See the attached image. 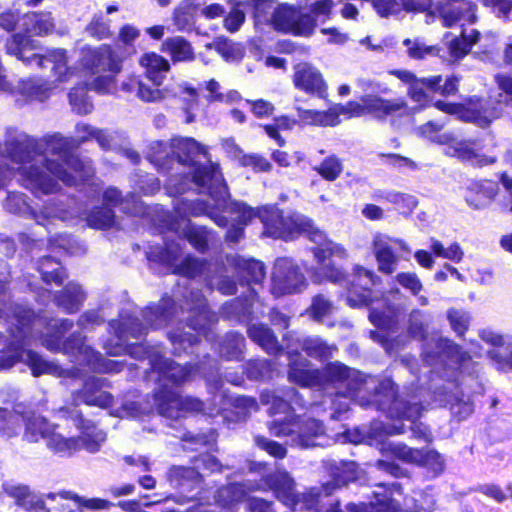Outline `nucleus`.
<instances>
[{
  "label": "nucleus",
  "instance_id": "f257e3e1",
  "mask_svg": "<svg viewBox=\"0 0 512 512\" xmlns=\"http://www.w3.org/2000/svg\"><path fill=\"white\" fill-rule=\"evenodd\" d=\"M46 158L44 171L32 161L17 167L23 185L33 193L48 194L58 189L57 179L67 185H76L93 175L89 160H82L69 152V142L60 135L44 139Z\"/></svg>",
  "mask_w": 512,
  "mask_h": 512
},
{
  "label": "nucleus",
  "instance_id": "f03ea898",
  "mask_svg": "<svg viewBox=\"0 0 512 512\" xmlns=\"http://www.w3.org/2000/svg\"><path fill=\"white\" fill-rule=\"evenodd\" d=\"M259 219L264 226L263 235L288 240L293 238L296 233L307 234L308 238L316 244L314 255L319 266L315 273V281L321 282L328 279L331 282H338L342 279L341 272L327 260L332 256L345 258L347 256L346 249L327 239L326 235L314 227L310 220L299 215L284 217L282 212L275 207H264L263 211L259 213Z\"/></svg>",
  "mask_w": 512,
  "mask_h": 512
},
{
  "label": "nucleus",
  "instance_id": "7ed1b4c3",
  "mask_svg": "<svg viewBox=\"0 0 512 512\" xmlns=\"http://www.w3.org/2000/svg\"><path fill=\"white\" fill-rule=\"evenodd\" d=\"M4 313L7 316V321L15 326V329L11 328L10 330L13 341L7 353L0 356V370L9 369L18 361H22L30 367L34 376H40L42 374L63 376L65 371L57 364L45 361L32 350H25L23 348L22 341L29 336H34L30 331V324L32 325V329L35 330L41 325V320L34 318L32 311L22 306H17L13 310L12 315L6 312Z\"/></svg>",
  "mask_w": 512,
  "mask_h": 512
},
{
  "label": "nucleus",
  "instance_id": "20e7f679",
  "mask_svg": "<svg viewBox=\"0 0 512 512\" xmlns=\"http://www.w3.org/2000/svg\"><path fill=\"white\" fill-rule=\"evenodd\" d=\"M261 401L270 405L269 414L279 415L270 425L269 430L274 436H289L292 445L309 448L322 445L324 427L315 419H298L291 411V405L274 393H263Z\"/></svg>",
  "mask_w": 512,
  "mask_h": 512
},
{
  "label": "nucleus",
  "instance_id": "39448f33",
  "mask_svg": "<svg viewBox=\"0 0 512 512\" xmlns=\"http://www.w3.org/2000/svg\"><path fill=\"white\" fill-rule=\"evenodd\" d=\"M498 87L507 95L499 101V107H490L487 101L472 99L466 106L437 101L435 106L448 114H458L466 121L476 123L478 126H487L493 119L498 118L502 113L512 111V77L505 74H498L495 77Z\"/></svg>",
  "mask_w": 512,
  "mask_h": 512
},
{
  "label": "nucleus",
  "instance_id": "423d86ee",
  "mask_svg": "<svg viewBox=\"0 0 512 512\" xmlns=\"http://www.w3.org/2000/svg\"><path fill=\"white\" fill-rule=\"evenodd\" d=\"M6 49L8 54L16 56L30 66L35 65L41 68L44 67L45 62H49L52 65L51 70L55 81L58 83H66L76 74V71L68 66V56L65 49H53L45 56L31 53L36 49L35 41L21 34L13 35L7 42Z\"/></svg>",
  "mask_w": 512,
  "mask_h": 512
},
{
  "label": "nucleus",
  "instance_id": "0eeeda50",
  "mask_svg": "<svg viewBox=\"0 0 512 512\" xmlns=\"http://www.w3.org/2000/svg\"><path fill=\"white\" fill-rule=\"evenodd\" d=\"M443 128V123L429 121L418 128V133L444 145V153L450 157H456L464 162L477 167H483L493 164L496 161L495 156L483 154L476 142L467 140H457L448 134L438 135Z\"/></svg>",
  "mask_w": 512,
  "mask_h": 512
},
{
  "label": "nucleus",
  "instance_id": "6e6552de",
  "mask_svg": "<svg viewBox=\"0 0 512 512\" xmlns=\"http://www.w3.org/2000/svg\"><path fill=\"white\" fill-rule=\"evenodd\" d=\"M269 485L276 497L286 506L302 509H313L322 503L336 488L334 483H327L322 488H312L307 495H298L294 492V481L284 471H277L269 477Z\"/></svg>",
  "mask_w": 512,
  "mask_h": 512
},
{
  "label": "nucleus",
  "instance_id": "1a4fd4ad",
  "mask_svg": "<svg viewBox=\"0 0 512 512\" xmlns=\"http://www.w3.org/2000/svg\"><path fill=\"white\" fill-rule=\"evenodd\" d=\"M24 438L29 442H37L40 438L46 439L47 446L55 453L63 456L71 455L79 448L78 441L66 438L56 433L52 425L45 418L33 415L25 420Z\"/></svg>",
  "mask_w": 512,
  "mask_h": 512
},
{
  "label": "nucleus",
  "instance_id": "9d476101",
  "mask_svg": "<svg viewBox=\"0 0 512 512\" xmlns=\"http://www.w3.org/2000/svg\"><path fill=\"white\" fill-rule=\"evenodd\" d=\"M380 450L387 458H396L407 464L425 467L434 475H439L445 468L443 457L434 450L413 449L394 442L383 443Z\"/></svg>",
  "mask_w": 512,
  "mask_h": 512
},
{
  "label": "nucleus",
  "instance_id": "9b49d317",
  "mask_svg": "<svg viewBox=\"0 0 512 512\" xmlns=\"http://www.w3.org/2000/svg\"><path fill=\"white\" fill-rule=\"evenodd\" d=\"M42 343L49 350L56 351L63 349L67 353L78 352L79 354H83L92 368L99 372H119L122 370V364L113 360L104 359L88 346H85L82 339H76L62 344L59 335L55 336V339H52V336L45 335L42 337Z\"/></svg>",
  "mask_w": 512,
  "mask_h": 512
},
{
  "label": "nucleus",
  "instance_id": "f8f14e48",
  "mask_svg": "<svg viewBox=\"0 0 512 512\" xmlns=\"http://www.w3.org/2000/svg\"><path fill=\"white\" fill-rule=\"evenodd\" d=\"M191 182L200 192H207L211 196L215 208L222 209L226 207L228 190L216 164L209 163L208 166L195 168Z\"/></svg>",
  "mask_w": 512,
  "mask_h": 512
},
{
  "label": "nucleus",
  "instance_id": "ddd939ff",
  "mask_svg": "<svg viewBox=\"0 0 512 512\" xmlns=\"http://www.w3.org/2000/svg\"><path fill=\"white\" fill-rule=\"evenodd\" d=\"M306 281L298 267L286 258L275 262L272 273L271 293L276 296L297 293L304 289Z\"/></svg>",
  "mask_w": 512,
  "mask_h": 512
},
{
  "label": "nucleus",
  "instance_id": "4468645a",
  "mask_svg": "<svg viewBox=\"0 0 512 512\" xmlns=\"http://www.w3.org/2000/svg\"><path fill=\"white\" fill-rule=\"evenodd\" d=\"M372 250L378 270L385 274H392L396 270L399 261V256L396 253L398 250L410 252V248L404 240L381 233L374 236Z\"/></svg>",
  "mask_w": 512,
  "mask_h": 512
},
{
  "label": "nucleus",
  "instance_id": "2eb2a0df",
  "mask_svg": "<svg viewBox=\"0 0 512 512\" xmlns=\"http://www.w3.org/2000/svg\"><path fill=\"white\" fill-rule=\"evenodd\" d=\"M429 345L430 344L427 343L424 348L425 361L432 362L435 356L439 355L450 359L452 363L457 365L461 374H467L468 377L472 378L474 374L478 373V362L474 361L470 355L463 352L458 345L454 344L450 340L439 338L435 343L437 348L435 353L428 350Z\"/></svg>",
  "mask_w": 512,
  "mask_h": 512
},
{
  "label": "nucleus",
  "instance_id": "dca6fc26",
  "mask_svg": "<svg viewBox=\"0 0 512 512\" xmlns=\"http://www.w3.org/2000/svg\"><path fill=\"white\" fill-rule=\"evenodd\" d=\"M80 65L89 74L100 71H109L116 74L121 70V59L115 55L108 45L95 48L84 47L81 50Z\"/></svg>",
  "mask_w": 512,
  "mask_h": 512
},
{
  "label": "nucleus",
  "instance_id": "f3484780",
  "mask_svg": "<svg viewBox=\"0 0 512 512\" xmlns=\"http://www.w3.org/2000/svg\"><path fill=\"white\" fill-rule=\"evenodd\" d=\"M135 85H137V96L146 102H158L167 97L184 98L185 95L192 99L197 97L196 90L192 87H188L186 84H170L164 89H159L152 88L141 81H137L135 78L131 79L130 83H123L122 89L132 91Z\"/></svg>",
  "mask_w": 512,
  "mask_h": 512
},
{
  "label": "nucleus",
  "instance_id": "a211bd4d",
  "mask_svg": "<svg viewBox=\"0 0 512 512\" xmlns=\"http://www.w3.org/2000/svg\"><path fill=\"white\" fill-rule=\"evenodd\" d=\"M294 86L312 96L324 98L327 94V84L322 73L309 63H299L294 66Z\"/></svg>",
  "mask_w": 512,
  "mask_h": 512
},
{
  "label": "nucleus",
  "instance_id": "6ab92c4d",
  "mask_svg": "<svg viewBox=\"0 0 512 512\" xmlns=\"http://www.w3.org/2000/svg\"><path fill=\"white\" fill-rule=\"evenodd\" d=\"M154 402L156 410L169 418H178L181 411H198L202 407L199 400L182 398L174 392L156 394Z\"/></svg>",
  "mask_w": 512,
  "mask_h": 512
},
{
  "label": "nucleus",
  "instance_id": "aec40b11",
  "mask_svg": "<svg viewBox=\"0 0 512 512\" xmlns=\"http://www.w3.org/2000/svg\"><path fill=\"white\" fill-rule=\"evenodd\" d=\"M68 417L81 429V436L74 438L79 444V448L76 451L84 448L90 453L98 452L101 445L106 440V434L101 429H98L91 421L82 419L81 415L76 410L69 412Z\"/></svg>",
  "mask_w": 512,
  "mask_h": 512
},
{
  "label": "nucleus",
  "instance_id": "412c9836",
  "mask_svg": "<svg viewBox=\"0 0 512 512\" xmlns=\"http://www.w3.org/2000/svg\"><path fill=\"white\" fill-rule=\"evenodd\" d=\"M354 279L351 281L352 288L347 296V303L351 307H358L369 304V287L375 282L376 275L363 267L354 268Z\"/></svg>",
  "mask_w": 512,
  "mask_h": 512
},
{
  "label": "nucleus",
  "instance_id": "4be33fe9",
  "mask_svg": "<svg viewBox=\"0 0 512 512\" xmlns=\"http://www.w3.org/2000/svg\"><path fill=\"white\" fill-rule=\"evenodd\" d=\"M361 101L366 104L368 114L381 120L394 114L401 115L408 109L407 103L402 98L384 99L375 95H366Z\"/></svg>",
  "mask_w": 512,
  "mask_h": 512
},
{
  "label": "nucleus",
  "instance_id": "5701e85b",
  "mask_svg": "<svg viewBox=\"0 0 512 512\" xmlns=\"http://www.w3.org/2000/svg\"><path fill=\"white\" fill-rule=\"evenodd\" d=\"M325 377L329 381L345 382L350 392L361 391L362 386L373 382L371 377H364L359 371L349 369L339 362L325 368Z\"/></svg>",
  "mask_w": 512,
  "mask_h": 512
},
{
  "label": "nucleus",
  "instance_id": "b1692460",
  "mask_svg": "<svg viewBox=\"0 0 512 512\" xmlns=\"http://www.w3.org/2000/svg\"><path fill=\"white\" fill-rule=\"evenodd\" d=\"M5 492L12 498L18 506L26 512H50L46 506L43 496L31 491L27 486L17 484H5Z\"/></svg>",
  "mask_w": 512,
  "mask_h": 512
},
{
  "label": "nucleus",
  "instance_id": "393cba45",
  "mask_svg": "<svg viewBox=\"0 0 512 512\" xmlns=\"http://www.w3.org/2000/svg\"><path fill=\"white\" fill-rule=\"evenodd\" d=\"M104 381L91 377L86 380L83 390L76 395V401L81 400L87 405L106 408L113 402L112 395L103 391Z\"/></svg>",
  "mask_w": 512,
  "mask_h": 512
},
{
  "label": "nucleus",
  "instance_id": "a878e982",
  "mask_svg": "<svg viewBox=\"0 0 512 512\" xmlns=\"http://www.w3.org/2000/svg\"><path fill=\"white\" fill-rule=\"evenodd\" d=\"M139 65L144 69L147 79L156 86L163 83L166 73L170 69L169 62L155 52L144 53L139 58Z\"/></svg>",
  "mask_w": 512,
  "mask_h": 512
},
{
  "label": "nucleus",
  "instance_id": "bb28decb",
  "mask_svg": "<svg viewBox=\"0 0 512 512\" xmlns=\"http://www.w3.org/2000/svg\"><path fill=\"white\" fill-rule=\"evenodd\" d=\"M480 33L472 29L470 32L462 31L460 36H454L450 33L445 35V44L448 49L450 61H458L465 57L471 47L477 43Z\"/></svg>",
  "mask_w": 512,
  "mask_h": 512
},
{
  "label": "nucleus",
  "instance_id": "cd10ccee",
  "mask_svg": "<svg viewBox=\"0 0 512 512\" xmlns=\"http://www.w3.org/2000/svg\"><path fill=\"white\" fill-rule=\"evenodd\" d=\"M441 16L444 25L447 27L462 19L473 22L475 18L474 7L466 0H447L441 9Z\"/></svg>",
  "mask_w": 512,
  "mask_h": 512
},
{
  "label": "nucleus",
  "instance_id": "c85d7f7f",
  "mask_svg": "<svg viewBox=\"0 0 512 512\" xmlns=\"http://www.w3.org/2000/svg\"><path fill=\"white\" fill-rule=\"evenodd\" d=\"M299 123L303 125L335 126L340 123L339 111L337 108H330L327 111L306 110L296 107Z\"/></svg>",
  "mask_w": 512,
  "mask_h": 512
},
{
  "label": "nucleus",
  "instance_id": "c756f323",
  "mask_svg": "<svg viewBox=\"0 0 512 512\" xmlns=\"http://www.w3.org/2000/svg\"><path fill=\"white\" fill-rule=\"evenodd\" d=\"M173 154L177 157L178 163H194L197 155H207V149L193 138H174L171 142Z\"/></svg>",
  "mask_w": 512,
  "mask_h": 512
},
{
  "label": "nucleus",
  "instance_id": "7c9ffc66",
  "mask_svg": "<svg viewBox=\"0 0 512 512\" xmlns=\"http://www.w3.org/2000/svg\"><path fill=\"white\" fill-rule=\"evenodd\" d=\"M23 28L37 36H43L51 33L54 30V22L50 13H30L26 14L21 19Z\"/></svg>",
  "mask_w": 512,
  "mask_h": 512
},
{
  "label": "nucleus",
  "instance_id": "2f4dec72",
  "mask_svg": "<svg viewBox=\"0 0 512 512\" xmlns=\"http://www.w3.org/2000/svg\"><path fill=\"white\" fill-rule=\"evenodd\" d=\"M161 50L169 54L173 61H188L193 59V49L183 37L176 36L166 39Z\"/></svg>",
  "mask_w": 512,
  "mask_h": 512
},
{
  "label": "nucleus",
  "instance_id": "473e14b6",
  "mask_svg": "<svg viewBox=\"0 0 512 512\" xmlns=\"http://www.w3.org/2000/svg\"><path fill=\"white\" fill-rule=\"evenodd\" d=\"M420 497H421V499L415 500L416 503L414 504L413 507L410 505L411 500L406 499L405 503H404L405 509H406L405 511L398 510L392 503H389V504H379L377 506L372 505L371 510L369 512H421V511L427 512V511H431L434 506L433 498L430 495H428L427 493L420 494Z\"/></svg>",
  "mask_w": 512,
  "mask_h": 512
},
{
  "label": "nucleus",
  "instance_id": "72a5a7b5",
  "mask_svg": "<svg viewBox=\"0 0 512 512\" xmlns=\"http://www.w3.org/2000/svg\"><path fill=\"white\" fill-rule=\"evenodd\" d=\"M84 293L79 285L69 283L64 291L56 297V303L62 307L67 313H73L79 310L84 300Z\"/></svg>",
  "mask_w": 512,
  "mask_h": 512
},
{
  "label": "nucleus",
  "instance_id": "f704fd0d",
  "mask_svg": "<svg viewBox=\"0 0 512 512\" xmlns=\"http://www.w3.org/2000/svg\"><path fill=\"white\" fill-rule=\"evenodd\" d=\"M289 377L292 381L302 386H314L322 382V376L319 371L311 369L306 361L303 363L293 362Z\"/></svg>",
  "mask_w": 512,
  "mask_h": 512
},
{
  "label": "nucleus",
  "instance_id": "c9c22d12",
  "mask_svg": "<svg viewBox=\"0 0 512 512\" xmlns=\"http://www.w3.org/2000/svg\"><path fill=\"white\" fill-rule=\"evenodd\" d=\"M248 333L250 338L268 353L274 354L279 351L278 341L268 327L253 324L249 327Z\"/></svg>",
  "mask_w": 512,
  "mask_h": 512
},
{
  "label": "nucleus",
  "instance_id": "e433bc0d",
  "mask_svg": "<svg viewBox=\"0 0 512 512\" xmlns=\"http://www.w3.org/2000/svg\"><path fill=\"white\" fill-rule=\"evenodd\" d=\"M442 81L441 76H432L429 78L417 79L409 86L408 95L409 97L421 104L425 105L428 101V95L426 89L435 92V87Z\"/></svg>",
  "mask_w": 512,
  "mask_h": 512
},
{
  "label": "nucleus",
  "instance_id": "4c0bfd02",
  "mask_svg": "<svg viewBox=\"0 0 512 512\" xmlns=\"http://www.w3.org/2000/svg\"><path fill=\"white\" fill-rule=\"evenodd\" d=\"M476 195H468L467 202L479 209L489 204L497 194V185L492 181H483L473 186Z\"/></svg>",
  "mask_w": 512,
  "mask_h": 512
},
{
  "label": "nucleus",
  "instance_id": "58836bf2",
  "mask_svg": "<svg viewBox=\"0 0 512 512\" xmlns=\"http://www.w3.org/2000/svg\"><path fill=\"white\" fill-rule=\"evenodd\" d=\"M163 378L170 379L174 383H182L188 380L191 376L192 370L188 367L181 366L170 359L159 361L155 365Z\"/></svg>",
  "mask_w": 512,
  "mask_h": 512
},
{
  "label": "nucleus",
  "instance_id": "ea45409f",
  "mask_svg": "<svg viewBox=\"0 0 512 512\" xmlns=\"http://www.w3.org/2000/svg\"><path fill=\"white\" fill-rule=\"evenodd\" d=\"M295 18H297V10L290 6L279 5L277 6V10H274L273 18L270 23L273 24L276 30L291 32Z\"/></svg>",
  "mask_w": 512,
  "mask_h": 512
},
{
  "label": "nucleus",
  "instance_id": "a19ab883",
  "mask_svg": "<svg viewBox=\"0 0 512 512\" xmlns=\"http://www.w3.org/2000/svg\"><path fill=\"white\" fill-rule=\"evenodd\" d=\"M314 170L325 180L335 181L343 172V163L335 155L328 156Z\"/></svg>",
  "mask_w": 512,
  "mask_h": 512
},
{
  "label": "nucleus",
  "instance_id": "79ce46f5",
  "mask_svg": "<svg viewBox=\"0 0 512 512\" xmlns=\"http://www.w3.org/2000/svg\"><path fill=\"white\" fill-rule=\"evenodd\" d=\"M39 271L46 283L54 282L57 285H61L66 278L65 271L60 264L50 258H45L41 261Z\"/></svg>",
  "mask_w": 512,
  "mask_h": 512
},
{
  "label": "nucleus",
  "instance_id": "37998d69",
  "mask_svg": "<svg viewBox=\"0 0 512 512\" xmlns=\"http://www.w3.org/2000/svg\"><path fill=\"white\" fill-rule=\"evenodd\" d=\"M24 422L25 419L21 414L0 409V431L6 436L18 434Z\"/></svg>",
  "mask_w": 512,
  "mask_h": 512
},
{
  "label": "nucleus",
  "instance_id": "c03bdc74",
  "mask_svg": "<svg viewBox=\"0 0 512 512\" xmlns=\"http://www.w3.org/2000/svg\"><path fill=\"white\" fill-rule=\"evenodd\" d=\"M488 357L500 371H512V340L502 349H491Z\"/></svg>",
  "mask_w": 512,
  "mask_h": 512
},
{
  "label": "nucleus",
  "instance_id": "a18cd8bd",
  "mask_svg": "<svg viewBox=\"0 0 512 512\" xmlns=\"http://www.w3.org/2000/svg\"><path fill=\"white\" fill-rule=\"evenodd\" d=\"M88 225L97 228L105 229L114 224V213L108 207H100L92 211L87 218Z\"/></svg>",
  "mask_w": 512,
  "mask_h": 512
},
{
  "label": "nucleus",
  "instance_id": "49530a36",
  "mask_svg": "<svg viewBox=\"0 0 512 512\" xmlns=\"http://www.w3.org/2000/svg\"><path fill=\"white\" fill-rule=\"evenodd\" d=\"M236 266L246 272L249 282L258 283L265 276L264 266L261 262L255 260L234 259Z\"/></svg>",
  "mask_w": 512,
  "mask_h": 512
},
{
  "label": "nucleus",
  "instance_id": "de8ad7c7",
  "mask_svg": "<svg viewBox=\"0 0 512 512\" xmlns=\"http://www.w3.org/2000/svg\"><path fill=\"white\" fill-rule=\"evenodd\" d=\"M77 132L80 141H85L91 137L95 138L99 145L104 149L110 148L111 146L110 142L112 138L104 131L96 130L87 124H78Z\"/></svg>",
  "mask_w": 512,
  "mask_h": 512
},
{
  "label": "nucleus",
  "instance_id": "09e8293b",
  "mask_svg": "<svg viewBox=\"0 0 512 512\" xmlns=\"http://www.w3.org/2000/svg\"><path fill=\"white\" fill-rule=\"evenodd\" d=\"M69 102L72 109L78 114H88L93 109V105L82 87H75L71 90Z\"/></svg>",
  "mask_w": 512,
  "mask_h": 512
},
{
  "label": "nucleus",
  "instance_id": "8fccbe9b",
  "mask_svg": "<svg viewBox=\"0 0 512 512\" xmlns=\"http://www.w3.org/2000/svg\"><path fill=\"white\" fill-rule=\"evenodd\" d=\"M195 5L191 0H183L174 10L173 20L174 24L179 29H184L192 22L193 12Z\"/></svg>",
  "mask_w": 512,
  "mask_h": 512
},
{
  "label": "nucleus",
  "instance_id": "3c124183",
  "mask_svg": "<svg viewBox=\"0 0 512 512\" xmlns=\"http://www.w3.org/2000/svg\"><path fill=\"white\" fill-rule=\"evenodd\" d=\"M229 212L234 215V220L241 225L248 224L253 218L258 217L259 213L263 211L262 209L254 210L244 203L234 202L228 206Z\"/></svg>",
  "mask_w": 512,
  "mask_h": 512
},
{
  "label": "nucleus",
  "instance_id": "603ef678",
  "mask_svg": "<svg viewBox=\"0 0 512 512\" xmlns=\"http://www.w3.org/2000/svg\"><path fill=\"white\" fill-rule=\"evenodd\" d=\"M303 349L309 356L326 359L332 355L334 347L326 345L320 338H307L304 340Z\"/></svg>",
  "mask_w": 512,
  "mask_h": 512
},
{
  "label": "nucleus",
  "instance_id": "864d4df0",
  "mask_svg": "<svg viewBox=\"0 0 512 512\" xmlns=\"http://www.w3.org/2000/svg\"><path fill=\"white\" fill-rule=\"evenodd\" d=\"M61 496L67 499H72L79 507L89 510H105L112 506L111 502L100 498L85 499L69 492L62 493Z\"/></svg>",
  "mask_w": 512,
  "mask_h": 512
},
{
  "label": "nucleus",
  "instance_id": "5fc2aeb1",
  "mask_svg": "<svg viewBox=\"0 0 512 512\" xmlns=\"http://www.w3.org/2000/svg\"><path fill=\"white\" fill-rule=\"evenodd\" d=\"M404 45L407 46L408 55L413 59H423L426 56L437 55L439 52V49L435 46H426L410 39H406Z\"/></svg>",
  "mask_w": 512,
  "mask_h": 512
},
{
  "label": "nucleus",
  "instance_id": "6e6d98bb",
  "mask_svg": "<svg viewBox=\"0 0 512 512\" xmlns=\"http://www.w3.org/2000/svg\"><path fill=\"white\" fill-rule=\"evenodd\" d=\"M447 317L451 328L459 336H462L467 331L470 323V316L468 313L456 309H450L447 313Z\"/></svg>",
  "mask_w": 512,
  "mask_h": 512
},
{
  "label": "nucleus",
  "instance_id": "4d7b16f0",
  "mask_svg": "<svg viewBox=\"0 0 512 512\" xmlns=\"http://www.w3.org/2000/svg\"><path fill=\"white\" fill-rule=\"evenodd\" d=\"M256 23H270L277 6L272 0H254Z\"/></svg>",
  "mask_w": 512,
  "mask_h": 512
},
{
  "label": "nucleus",
  "instance_id": "13d9d810",
  "mask_svg": "<svg viewBox=\"0 0 512 512\" xmlns=\"http://www.w3.org/2000/svg\"><path fill=\"white\" fill-rule=\"evenodd\" d=\"M19 92L28 97L43 100L46 97L47 88L38 80H23L19 84Z\"/></svg>",
  "mask_w": 512,
  "mask_h": 512
},
{
  "label": "nucleus",
  "instance_id": "bf43d9fd",
  "mask_svg": "<svg viewBox=\"0 0 512 512\" xmlns=\"http://www.w3.org/2000/svg\"><path fill=\"white\" fill-rule=\"evenodd\" d=\"M316 27V21L313 17L307 14H300L297 11V18L290 33L299 36H310Z\"/></svg>",
  "mask_w": 512,
  "mask_h": 512
},
{
  "label": "nucleus",
  "instance_id": "052dcab7",
  "mask_svg": "<svg viewBox=\"0 0 512 512\" xmlns=\"http://www.w3.org/2000/svg\"><path fill=\"white\" fill-rule=\"evenodd\" d=\"M332 310V304L323 296L319 295L313 298L309 313L314 320L322 321L324 317L331 314Z\"/></svg>",
  "mask_w": 512,
  "mask_h": 512
},
{
  "label": "nucleus",
  "instance_id": "680f3d73",
  "mask_svg": "<svg viewBox=\"0 0 512 512\" xmlns=\"http://www.w3.org/2000/svg\"><path fill=\"white\" fill-rule=\"evenodd\" d=\"M218 501L224 506L239 502L243 497L242 485L232 484L218 491Z\"/></svg>",
  "mask_w": 512,
  "mask_h": 512
},
{
  "label": "nucleus",
  "instance_id": "e2e57ef3",
  "mask_svg": "<svg viewBox=\"0 0 512 512\" xmlns=\"http://www.w3.org/2000/svg\"><path fill=\"white\" fill-rule=\"evenodd\" d=\"M239 162L243 166L251 167L256 172H267L272 168V164L258 154H243Z\"/></svg>",
  "mask_w": 512,
  "mask_h": 512
},
{
  "label": "nucleus",
  "instance_id": "0e129e2a",
  "mask_svg": "<svg viewBox=\"0 0 512 512\" xmlns=\"http://www.w3.org/2000/svg\"><path fill=\"white\" fill-rule=\"evenodd\" d=\"M186 236L188 241L198 250L202 251L207 246L209 233L201 227L187 225Z\"/></svg>",
  "mask_w": 512,
  "mask_h": 512
},
{
  "label": "nucleus",
  "instance_id": "69168bd1",
  "mask_svg": "<svg viewBox=\"0 0 512 512\" xmlns=\"http://www.w3.org/2000/svg\"><path fill=\"white\" fill-rule=\"evenodd\" d=\"M244 346V338L236 333L229 335V340L220 353L227 358H237Z\"/></svg>",
  "mask_w": 512,
  "mask_h": 512
},
{
  "label": "nucleus",
  "instance_id": "338daca9",
  "mask_svg": "<svg viewBox=\"0 0 512 512\" xmlns=\"http://www.w3.org/2000/svg\"><path fill=\"white\" fill-rule=\"evenodd\" d=\"M397 282L412 294L417 295L423 288L422 283L415 273H399L396 276Z\"/></svg>",
  "mask_w": 512,
  "mask_h": 512
},
{
  "label": "nucleus",
  "instance_id": "774afa93",
  "mask_svg": "<svg viewBox=\"0 0 512 512\" xmlns=\"http://www.w3.org/2000/svg\"><path fill=\"white\" fill-rule=\"evenodd\" d=\"M87 32L96 39H104L110 35L109 25L102 17H94L86 28Z\"/></svg>",
  "mask_w": 512,
  "mask_h": 512
}]
</instances>
